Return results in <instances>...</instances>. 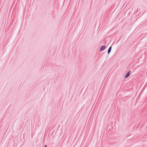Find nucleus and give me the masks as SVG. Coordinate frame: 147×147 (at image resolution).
Here are the masks:
<instances>
[{"label": "nucleus", "mask_w": 147, "mask_h": 147, "mask_svg": "<svg viewBox=\"0 0 147 147\" xmlns=\"http://www.w3.org/2000/svg\"><path fill=\"white\" fill-rule=\"evenodd\" d=\"M106 48V47L105 45H103L101 47L100 49V51H102L104 50Z\"/></svg>", "instance_id": "f257e3e1"}, {"label": "nucleus", "mask_w": 147, "mask_h": 147, "mask_svg": "<svg viewBox=\"0 0 147 147\" xmlns=\"http://www.w3.org/2000/svg\"><path fill=\"white\" fill-rule=\"evenodd\" d=\"M130 71H129V72H128L126 74L125 76V78H127V77H128L129 76V74H130Z\"/></svg>", "instance_id": "f03ea898"}, {"label": "nucleus", "mask_w": 147, "mask_h": 147, "mask_svg": "<svg viewBox=\"0 0 147 147\" xmlns=\"http://www.w3.org/2000/svg\"><path fill=\"white\" fill-rule=\"evenodd\" d=\"M111 48H112L111 46L109 47V48L108 50V54H109L111 52Z\"/></svg>", "instance_id": "7ed1b4c3"}, {"label": "nucleus", "mask_w": 147, "mask_h": 147, "mask_svg": "<svg viewBox=\"0 0 147 147\" xmlns=\"http://www.w3.org/2000/svg\"><path fill=\"white\" fill-rule=\"evenodd\" d=\"M47 147V145H45V146H44V147Z\"/></svg>", "instance_id": "20e7f679"}]
</instances>
